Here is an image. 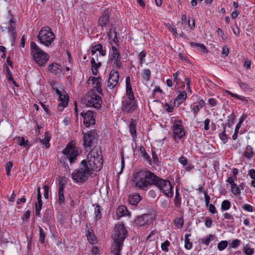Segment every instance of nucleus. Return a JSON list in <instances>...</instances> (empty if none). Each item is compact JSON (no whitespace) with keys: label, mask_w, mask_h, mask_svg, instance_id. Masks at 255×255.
Segmentation results:
<instances>
[{"label":"nucleus","mask_w":255,"mask_h":255,"mask_svg":"<svg viewBox=\"0 0 255 255\" xmlns=\"http://www.w3.org/2000/svg\"><path fill=\"white\" fill-rule=\"evenodd\" d=\"M16 139L18 144L20 146L24 147L28 146V148L29 147V146L28 145V141L27 140H25V138L23 137H18Z\"/></svg>","instance_id":"40"},{"label":"nucleus","mask_w":255,"mask_h":255,"mask_svg":"<svg viewBox=\"0 0 255 255\" xmlns=\"http://www.w3.org/2000/svg\"><path fill=\"white\" fill-rule=\"evenodd\" d=\"M48 70L56 76H60L62 72L61 65L56 63H53L48 66Z\"/></svg>","instance_id":"19"},{"label":"nucleus","mask_w":255,"mask_h":255,"mask_svg":"<svg viewBox=\"0 0 255 255\" xmlns=\"http://www.w3.org/2000/svg\"><path fill=\"white\" fill-rule=\"evenodd\" d=\"M190 44L192 47H197L198 49L202 52L207 53L208 50L206 47L203 44L197 43L193 42H191Z\"/></svg>","instance_id":"30"},{"label":"nucleus","mask_w":255,"mask_h":255,"mask_svg":"<svg viewBox=\"0 0 255 255\" xmlns=\"http://www.w3.org/2000/svg\"><path fill=\"white\" fill-rule=\"evenodd\" d=\"M96 113L91 111H84L80 113V115L83 118L84 125L87 128L91 125H95Z\"/></svg>","instance_id":"14"},{"label":"nucleus","mask_w":255,"mask_h":255,"mask_svg":"<svg viewBox=\"0 0 255 255\" xmlns=\"http://www.w3.org/2000/svg\"><path fill=\"white\" fill-rule=\"evenodd\" d=\"M215 236L212 234L209 235L206 238H203L201 239V243L206 246H208L211 241H213Z\"/></svg>","instance_id":"38"},{"label":"nucleus","mask_w":255,"mask_h":255,"mask_svg":"<svg viewBox=\"0 0 255 255\" xmlns=\"http://www.w3.org/2000/svg\"><path fill=\"white\" fill-rule=\"evenodd\" d=\"M222 126L223 127V131L219 134V137L224 143H226L228 141V137L226 133V124H223Z\"/></svg>","instance_id":"31"},{"label":"nucleus","mask_w":255,"mask_h":255,"mask_svg":"<svg viewBox=\"0 0 255 255\" xmlns=\"http://www.w3.org/2000/svg\"><path fill=\"white\" fill-rule=\"evenodd\" d=\"M228 246V242L226 241H222L218 244V249L220 251H223Z\"/></svg>","instance_id":"50"},{"label":"nucleus","mask_w":255,"mask_h":255,"mask_svg":"<svg viewBox=\"0 0 255 255\" xmlns=\"http://www.w3.org/2000/svg\"><path fill=\"white\" fill-rule=\"evenodd\" d=\"M43 189L44 192V196L45 199H47L49 198V187L47 185H45L43 186Z\"/></svg>","instance_id":"59"},{"label":"nucleus","mask_w":255,"mask_h":255,"mask_svg":"<svg viewBox=\"0 0 255 255\" xmlns=\"http://www.w3.org/2000/svg\"><path fill=\"white\" fill-rule=\"evenodd\" d=\"M64 183L62 178H60L58 183V191H64Z\"/></svg>","instance_id":"63"},{"label":"nucleus","mask_w":255,"mask_h":255,"mask_svg":"<svg viewBox=\"0 0 255 255\" xmlns=\"http://www.w3.org/2000/svg\"><path fill=\"white\" fill-rule=\"evenodd\" d=\"M58 203L60 205L64 204L65 203V197L64 195V191H58Z\"/></svg>","instance_id":"46"},{"label":"nucleus","mask_w":255,"mask_h":255,"mask_svg":"<svg viewBox=\"0 0 255 255\" xmlns=\"http://www.w3.org/2000/svg\"><path fill=\"white\" fill-rule=\"evenodd\" d=\"M126 94L128 98L134 99V94L132 90L131 86L130 84V77L128 76L126 79Z\"/></svg>","instance_id":"21"},{"label":"nucleus","mask_w":255,"mask_h":255,"mask_svg":"<svg viewBox=\"0 0 255 255\" xmlns=\"http://www.w3.org/2000/svg\"><path fill=\"white\" fill-rule=\"evenodd\" d=\"M179 162L182 164L184 166L187 164L188 160L186 157L181 156L178 159Z\"/></svg>","instance_id":"62"},{"label":"nucleus","mask_w":255,"mask_h":255,"mask_svg":"<svg viewBox=\"0 0 255 255\" xmlns=\"http://www.w3.org/2000/svg\"><path fill=\"white\" fill-rule=\"evenodd\" d=\"M30 48L31 55L35 63L39 66H45L49 58L48 54L42 50L34 42H31Z\"/></svg>","instance_id":"3"},{"label":"nucleus","mask_w":255,"mask_h":255,"mask_svg":"<svg viewBox=\"0 0 255 255\" xmlns=\"http://www.w3.org/2000/svg\"><path fill=\"white\" fill-rule=\"evenodd\" d=\"M238 83L240 88L244 91H249L250 89V87L247 83L241 82V81Z\"/></svg>","instance_id":"53"},{"label":"nucleus","mask_w":255,"mask_h":255,"mask_svg":"<svg viewBox=\"0 0 255 255\" xmlns=\"http://www.w3.org/2000/svg\"><path fill=\"white\" fill-rule=\"evenodd\" d=\"M102 44L101 43H99L94 46L92 48L91 53L92 55H94L96 54L97 51H98L100 48H101Z\"/></svg>","instance_id":"55"},{"label":"nucleus","mask_w":255,"mask_h":255,"mask_svg":"<svg viewBox=\"0 0 255 255\" xmlns=\"http://www.w3.org/2000/svg\"><path fill=\"white\" fill-rule=\"evenodd\" d=\"M141 199L142 197L140 196L139 194L137 193L129 196L128 197V201L130 204L136 206Z\"/></svg>","instance_id":"25"},{"label":"nucleus","mask_w":255,"mask_h":255,"mask_svg":"<svg viewBox=\"0 0 255 255\" xmlns=\"http://www.w3.org/2000/svg\"><path fill=\"white\" fill-rule=\"evenodd\" d=\"M153 185L157 187L165 196L168 197L173 196V187L169 180L162 179L156 175Z\"/></svg>","instance_id":"5"},{"label":"nucleus","mask_w":255,"mask_h":255,"mask_svg":"<svg viewBox=\"0 0 255 255\" xmlns=\"http://www.w3.org/2000/svg\"><path fill=\"white\" fill-rule=\"evenodd\" d=\"M153 219L150 214H143L141 216L138 217L135 220V224L139 227L149 225L152 223Z\"/></svg>","instance_id":"16"},{"label":"nucleus","mask_w":255,"mask_h":255,"mask_svg":"<svg viewBox=\"0 0 255 255\" xmlns=\"http://www.w3.org/2000/svg\"><path fill=\"white\" fill-rule=\"evenodd\" d=\"M86 236L87 237V239L90 243H94V242L95 240L96 237L94 234L93 230L91 231L88 230L87 233L86 234Z\"/></svg>","instance_id":"41"},{"label":"nucleus","mask_w":255,"mask_h":255,"mask_svg":"<svg viewBox=\"0 0 255 255\" xmlns=\"http://www.w3.org/2000/svg\"><path fill=\"white\" fill-rule=\"evenodd\" d=\"M119 81V75L118 72L115 69H112L110 72L107 81V88L110 90L113 89L118 84Z\"/></svg>","instance_id":"15"},{"label":"nucleus","mask_w":255,"mask_h":255,"mask_svg":"<svg viewBox=\"0 0 255 255\" xmlns=\"http://www.w3.org/2000/svg\"><path fill=\"white\" fill-rule=\"evenodd\" d=\"M89 94L90 96L88 99L87 105L88 107H92L97 109H100L102 104L101 97L93 91H91Z\"/></svg>","instance_id":"12"},{"label":"nucleus","mask_w":255,"mask_h":255,"mask_svg":"<svg viewBox=\"0 0 255 255\" xmlns=\"http://www.w3.org/2000/svg\"><path fill=\"white\" fill-rule=\"evenodd\" d=\"M130 214L129 212L127 210L125 206H120L117 210V219H120L122 217L126 216Z\"/></svg>","instance_id":"20"},{"label":"nucleus","mask_w":255,"mask_h":255,"mask_svg":"<svg viewBox=\"0 0 255 255\" xmlns=\"http://www.w3.org/2000/svg\"><path fill=\"white\" fill-rule=\"evenodd\" d=\"M6 76L8 80L9 81H11L15 86L18 87V85H17V84L16 83V82L14 81V79L12 77L10 69L8 68V67L7 66H6Z\"/></svg>","instance_id":"39"},{"label":"nucleus","mask_w":255,"mask_h":255,"mask_svg":"<svg viewBox=\"0 0 255 255\" xmlns=\"http://www.w3.org/2000/svg\"><path fill=\"white\" fill-rule=\"evenodd\" d=\"M175 225L178 228H182L184 224L183 219L181 218H178L174 220Z\"/></svg>","instance_id":"47"},{"label":"nucleus","mask_w":255,"mask_h":255,"mask_svg":"<svg viewBox=\"0 0 255 255\" xmlns=\"http://www.w3.org/2000/svg\"><path fill=\"white\" fill-rule=\"evenodd\" d=\"M109 21V15L108 11H105L102 15L100 17L99 19L98 24L99 25L103 27L106 26L107 23Z\"/></svg>","instance_id":"22"},{"label":"nucleus","mask_w":255,"mask_h":255,"mask_svg":"<svg viewBox=\"0 0 255 255\" xmlns=\"http://www.w3.org/2000/svg\"><path fill=\"white\" fill-rule=\"evenodd\" d=\"M89 80H91L93 82L94 87L92 91H96L99 94H102V90L101 88L102 86V79L101 77H90L89 79Z\"/></svg>","instance_id":"17"},{"label":"nucleus","mask_w":255,"mask_h":255,"mask_svg":"<svg viewBox=\"0 0 255 255\" xmlns=\"http://www.w3.org/2000/svg\"><path fill=\"white\" fill-rule=\"evenodd\" d=\"M141 175L139 170L134 171L132 174V180L136 189L146 191L148 188L145 183V181Z\"/></svg>","instance_id":"10"},{"label":"nucleus","mask_w":255,"mask_h":255,"mask_svg":"<svg viewBox=\"0 0 255 255\" xmlns=\"http://www.w3.org/2000/svg\"><path fill=\"white\" fill-rule=\"evenodd\" d=\"M60 103L58 105V108L59 111H62L63 108L67 107L69 102L68 95L64 91V94L61 93V98L58 97Z\"/></svg>","instance_id":"18"},{"label":"nucleus","mask_w":255,"mask_h":255,"mask_svg":"<svg viewBox=\"0 0 255 255\" xmlns=\"http://www.w3.org/2000/svg\"><path fill=\"white\" fill-rule=\"evenodd\" d=\"M91 64L93 74L96 75L98 73V69L101 66L102 63L100 62L96 63L95 58L93 57L91 59Z\"/></svg>","instance_id":"27"},{"label":"nucleus","mask_w":255,"mask_h":255,"mask_svg":"<svg viewBox=\"0 0 255 255\" xmlns=\"http://www.w3.org/2000/svg\"><path fill=\"white\" fill-rule=\"evenodd\" d=\"M152 156L153 164L156 165L157 166H159L160 165V161L159 160L157 155L155 151H154L153 150H152Z\"/></svg>","instance_id":"48"},{"label":"nucleus","mask_w":255,"mask_h":255,"mask_svg":"<svg viewBox=\"0 0 255 255\" xmlns=\"http://www.w3.org/2000/svg\"><path fill=\"white\" fill-rule=\"evenodd\" d=\"M13 166V163L12 161H8L6 163L5 165L6 173L7 176L10 175V171Z\"/></svg>","instance_id":"51"},{"label":"nucleus","mask_w":255,"mask_h":255,"mask_svg":"<svg viewBox=\"0 0 255 255\" xmlns=\"http://www.w3.org/2000/svg\"><path fill=\"white\" fill-rule=\"evenodd\" d=\"M37 202L36 204H37L38 205H42L43 203H42V199H41V192H40V187L37 188Z\"/></svg>","instance_id":"56"},{"label":"nucleus","mask_w":255,"mask_h":255,"mask_svg":"<svg viewBox=\"0 0 255 255\" xmlns=\"http://www.w3.org/2000/svg\"><path fill=\"white\" fill-rule=\"evenodd\" d=\"M243 251L246 255H252L254 253L253 249H251L248 245L244 247Z\"/></svg>","instance_id":"49"},{"label":"nucleus","mask_w":255,"mask_h":255,"mask_svg":"<svg viewBox=\"0 0 255 255\" xmlns=\"http://www.w3.org/2000/svg\"><path fill=\"white\" fill-rule=\"evenodd\" d=\"M83 145L85 147H91L94 140L98 136L97 130L91 129L85 133L83 132Z\"/></svg>","instance_id":"11"},{"label":"nucleus","mask_w":255,"mask_h":255,"mask_svg":"<svg viewBox=\"0 0 255 255\" xmlns=\"http://www.w3.org/2000/svg\"><path fill=\"white\" fill-rule=\"evenodd\" d=\"M231 204L229 200H224L221 204V210L222 211H226L231 208Z\"/></svg>","instance_id":"42"},{"label":"nucleus","mask_w":255,"mask_h":255,"mask_svg":"<svg viewBox=\"0 0 255 255\" xmlns=\"http://www.w3.org/2000/svg\"><path fill=\"white\" fill-rule=\"evenodd\" d=\"M235 186H231V191L235 195H239L240 194L239 187L237 186L236 183L235 184Z\"/></svg>","instance_id":"58"},{"label":"nucleus","mask_w":255,"mask_h":255,"mask_svg":"<svg viewBox=\"0 0 255 255\" xmlns=\"http://www.w3.org/2000/svg\"><path fill=\"white\" fill-rule=\"evenodd\" d=\"M141 76L145 82H148L151 78L150 70L148 69H144L141 73Z\"/></svg>","instance_id":"33"},{"label":"nucleus","mask_w":255,"mask_h":255,"mask_svg":"<svg viewBox=\"0 0 255 255\" xmlns=\"http://www.w3.org/2000/svg\"><path fill=\"white\" fill-rule=\"evenodd\" d=\"M15 28V24L10 25L7 27L8 32L13 40L16 39V31Z\"/></svg>","instance_id":"32"},{"label":"nucleus","mask_w":255,"mask_h":255,"mask_svg":"<svg viewBox=\"0 0 255 255\" xmlns=\"http://www.w3.org/2000/svg\"><path fill=\"white\" fill-rule=\"evenodd\" d=\"M242 208L244 210L250 212H252L253 211V207L251 205L248 204L244 205V206L242 207Z\"/></svg>","instance_id":"64"},{"label":"nucleus","mask_w":255,"mask_h":255,"mask_svg":"<svg viewBox=\"0 0 255 255\" xmlns=\"http://www.w3.org/2000/svg\"><path fill=\"white\" fill-rule=\"evenodd\" d=\"M93 206H95L94 214L95 221L97 222L100 220L102 217V211L103 210L102 207L99 204H93Z\"/></svg>","instance_id":"23"},{"label":"nucleus","mask_w":255,"mask_h":255,"mask_svg":"<svg viewBox=\"0 0 255 255\" xmlns=\"http://www.w3.org/2000/svg\"><path fill=\"white\" fill-rule=\"evenodd\" d=\"M121 56L120 53L119 51L117 49V48L113 46L112 47L111 50L110 51L109 53V60H113L115 58H119Z\"/></svg>","instance_id":"28"},{"label":"nucleus","mask_w":255,"mask_h":255,"mask_svg":"<svg viewBox=\"0 0 255 255\" xmlns=\"http://www.w3.org/2000/svg\"><path fill=\"white\" fill-rule=\"evenodd\" d=\"M62 153L64 154V159H68L71 164L75 163L79 155L78 150L75 146V142L71 141L69 142L63 150Z\"/></svg>","instance_id":"7"},{"label":"nucleus","mask_w":255,"mask_h":255,"mask_svg":"<svg viewBox=\"0 0 255 255\" xmlns=\"http://www.w3.org/2000/svg\"><path fill=\"white\" fill-rule=\"evenodd\" d=\"M146 56V52L144 50L140 52L138 55V58L139 60V63L141 66L143 63L145 62L144 58Z\"/></svg>","instance_id":"44"},{"label":"nucleus","mask_w":255,"mask_h":255,"mask_svg":"<svg viewBox=\"0 0 255 255\" xmlns=\"http://www.w3.org/2000/svg\"><path fill=\"white\" fill-rule=\"evenodd\" d=\"M137 105L134 99L123 98L122 102V110L127 114L132 113L137 108Z\"/></svg>","instance_id":"9"},{"label":"nucleus","mask_w":255,"mask_h":255,"mask_svg":"<svg viewBox=\"0 0 255 255\" xmlns=\"http://www.w3.org/2000/svg\"><path fill=\"white\" fill-rule=\"evenodd\" d=\"M127 235L128 231L124 223L116 225L115 230L112 235L114 243L111 248L112 251L115 252V255H121L120 252L122 250L123 242L127 238Z\"/></svg>","instance_id":"1"},{"label":"nucleus","mask_w":255,"mask_h":255,"mask_svg":"<svg viewBox=\"0 0 255 255\" xmlns=\"http://www.w3.org/2000/svg\"><path fill=\"white\" fill-rule=\"evenodd\" d=\"M80 168L75 170L71 174L72 179L78 183H83L88 180L92 173L88 168V164L85 159L83 160L80 164Z\"/></svg>","instance_id":"4"},{"label":"nucleus","mask_w":255,"mask_h":255,"mask_svg":"<svg viewBox=\"0 0 255 255\" xmlns=\"http://www.w3.org/2000/svg\"><path fill=\"white\" fill-rule=\"evenodd\" d=\"M141 173V176L145 180L146 185L148 189V187L153 185L154 182L155 181L156 175L150 170L146 169L139 170Z\"/></svg>","instance_id":"13"},{"label":"nucleus","mask_w":255,"mask_h":255,"mask_svg":"<svg viewBox=\"0 0 255 255\" xmlns=\"http://www.w3.org/2000/svg\"><path fill=\"white\" fill-rule=\"evenodd\" d=\"M170 246V242L166 240L161 244V249L162 251L167 252L168 251V247Z\"/></svg>","instance_id":"54"},{"label":"nucleus","mask_w":255,"mask_h":255,"mask_svg":"<svg viewBox=\"0 0 255 255\" xmlns=\"http://www.w3.org/2000/svg\"><path fill=\"white\" fill-rule=\"evenodd\" d=\"M141 155L143 159L147 161L149 165H151V160L147 153L145 151Z\"/></svg>","instance_id":"60"},{"label":"nucleus","mask_w":255,"mask_h":255,"mask_svg":"<svg viewBox=\"0 0 255 255\" xmlns=\"http://www.w3.org/2000/svg\"><path fill=\"white\" fill-rule=\"evenodd\" d=\"M174 204L175 207H180L181 204V197L179 193V189H176L175 196L174 200Z\"/></svg>","instance_id":"29"},{"label":"nucleus","mask_w":255,"mask_h":255,"mask_svg":"<svg viewBox=\"0 0 255 255\" xmlns=\"http://www.w3.org/2000/svg\"><path fill=\"white\" fill-rule=\"evenodd\" d=\"M241 244V241L238 239L234 240L230 244V247L232 248L236 249L238 248Z\"/></svg>","instance_id":"52"},{"label":"nucleus","mask_w":255,"mask_h":255,"mask_svg":"<svg viewBox=\"0 0 255 255\" xmlns=\"http://www.w3.org/2000/svg\"><path fill=\"white\" fill-rule=\"evenodd\" d=\"M55 37V35L48 26L42 28L37 36L40 43L47 47L51 44Z\"/></svg>","instance_id":"6"},{"label":"nucleus","mask_w":255,"mask_h":255,"mask_svg":"<svg viewBox=\"0 0 255 255\" xmlns=\"http://www.w3.org/2000/svg\"><path fill=\"white\" fill-rule=\"evenodd\" d=\"M187 98V94L185 91L181 92L179 93L178 96L176 98L175 100L179 103V104L182 103Z\"/></svg>","instance_id":"35"},{"label":"nucleus","mask_w":255,"mask_h":255,"mask_svg":"<svg viewBox=\"0 0 255 255\" xmlns=\"http://www.w3.org/2000/svg\"><path fill=\"white\" fill-rule=\"evenodd\" d=\"M204 198H205V200L206 206L207 207H208V205L210 204H209L210 203V197L208 195L207 191H204Z\"/></svg>","instance_id":"61"},{"label":"nucleus","mask_w":255,"mask_h":255,"mask_svg":"<svg viewBox=\"0 0 255 255\" xmlns=\"http://www.w3.org/2000/svg\"><path fill=\"white\" fill-rule=\"evenodd\" d=\"M38 228L39 232V242L40 244H43L45 242L46 233L41 227L39 226Z\"/></svg>","instance_id":"37"},{"label":"nucleus","mask_w":255,"mask_h":255,"mask_svg":"<svg viewBox=\"0 0 255 255\" xmlns=\"http://www.w3.org/2000/svg\"><path fill=\"white\" fill-rule=\"evenodd\" d=\"M253 154V148L251 146L248 145L246 146V150L243 154L244 156L248 159H251Z\"/></svg>","instance_id":"34"},{"label":"nucleus","mask_w":255,"mask_h":255,"mask_svg":"<svg viewBox=\"0 0 255 255\" xmlns=\"http://www.w3.org/2000/svg\"><path fill=\"white\" fill-rule=\"evenodd\" d=\"M88 164V169L90 171H99L103 167V159L102 152L98 148H93L87 155L85 159Z\"/></svg>","instance_id":"2"},{"label":"nucleus","mask_w":255,"mask_h":255,"mask_svg":"<svg viewBox=\"0 0 255 255\" xmlns=\"http://www.w3.org/2000/svg\"><path fill=\"white\" fill-rule=\"evenodd\" d=\"M191 236L190 234H186L185 236V248L187 250H190L192 247V243L190 242L189 237Z\"/></svg>","instance_id":"36"},{"label":"nucleus","mask_w":255,"mask_h":255,"mask_svg":"<svg viewBox=\"0 0 255 255\" xmlns=\"http://www.w3.org/2000/svg\"><path fill=\"white\" fill-rule=\"evenodd\" d=\"M172 129L173 131V137L175 141L178 143L183 136L185 135V131L181 120H175Z\"/></svg>","instance_id":"8"},{"label":"nucleus","mask_w":255,"mask_h":255,"mask_svg":"<svg viewBox=\"0 0 255 255\" xmlns=\"http://www.w3.org/2000/svg\"><path fill=\"white\" fill-rule=\"evenodd\" d=\"M136 121L131 119L130 120V124L129 126L130 133L131 135L133 140H135V138H136Z\"/></svg>","instance_id":"24"},{"label":"nucleus","mask_w":255,"mask_h":255,"mask_svg":"<svg viewBox=\"0 0 255 255\" xmlns=\"http://www.w3.org/2000/svg\"><path fill=\"white\" fill-rule=\"evenodd\" d=\"M51 139V135L49 132H45L44 134V138L43 139L39 138L40 142L45 146L46 148H48L50 147L49 141Z\"/></svg>","instance_id":"26"},{"label":"nucleus","mask_w":255,"mask_h":255,"mask_svg":"<svg viewBox=\"0 0 255 255\" xmlns=\"http://www.w3.org/2000/svg\"><path fill=\"white\" fill-rule=\"evenodd\" d=\"M121 57L119 58L113 59V60H110L112 63H113L118 69H122L123 65L122 62L120 61Z\"/></svg>","instance_id":"45"},{"label":"nucleus","mask_w":255,"mask_h":255,"mask_svg":"<svg viewBox=\"0 0 255 255\" xmlns=\"http://www.w3.org/2000/svg\"><path fill=\"white\" fill-rule=\"evenodd\" d=\"M195 103L193 105L191 106V108L192 109L193 113L195 115H196L200 111V107L197 105H195Z\"/></svg>","instance_id":"57"},{"label":"nucleus","mask_w":255,"mask_h":255,"mask_svg":"<svg viewBox=\"0 0 255 255\" xmlns=\"http://www.w3.org/2000/svg\"><path fill=\"white\" fill-rule=\"evenodd\" d=\"M236 115L234 112H233L228 117V126L231 128L232 125L234 123V121L236 119Z\"/></svg>","instance_id":"43"}]
</instances>
